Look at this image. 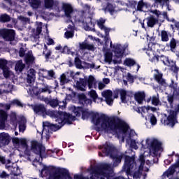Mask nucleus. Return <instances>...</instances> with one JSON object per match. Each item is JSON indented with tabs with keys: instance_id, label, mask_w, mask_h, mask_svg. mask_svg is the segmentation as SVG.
I'll use <instances>...</instances> for the list:
<instances>
[{
	"instance_id": "nucleus-1",
	"label": "nucleus",
	"mask_w": 179,
	"mask_h": 179,
	"mask_svg": "<svg viewBox=\"0 0 179 179\" xmlns=\"http://www.w3.org/2000/svg\"><path fill=\"white\" fill-rule=\"evenodd\" d=\"M82 114L83 120H87L91 117L92 122L94 125H100L102 131L107 134L110 132L117 133L120 131L123 134H127L129 129V125L125 121L120 119L118 117H109L104 114H99V113L89 112L83 109Z\"/></svg>"
},
{
	"instance_id": "nucleus-2",
	"label": "nucleus",
	"mask_w": 179,
	"mask_h": 179,
	"mask_svg": "<svg viewBox=\"0 0 179 179\" xmlns=\"http://www.w3.org/2000/svg\"><path fill=\"white\" fill-rule=\"evenodd\" d=\"M99 156L100 157H104V156H110V159L113 160V167H117L118 165L121 164L122 159H124V164L123 165L122 171L126 173L127 176H131V170L136 166V162H135V157H131L125 155V153L122 152L118 150L117 148L108 143H106L102 148V152H99Z\"/></svg>"
},
{
	"instance_id": "nucleus-3",
	"label": "nucleus",
	"mask_w": 179,
	"mask_h": 179,
	"mask_svg": "<svg viewBox=\"0 0 179 179\" xmlns=\"http://www.w3.org/2000/svg\"><path fill=\"white\" fill-rule=\"evenodd\" d=\"M90 177H85L83 175H75L74 179H99L100 176H103L106 179H124L123 176L113 178V168L108 164H103L97 166H92L90 169Z\"/></svg>"
},
{
	"instance_id": "nucleus-4",
	"label": "nucleus",
	"mask_w": 179,
	"mask_h": 179,
	"mask_svg": "<svg viewBox=\"0 0 179 179\" xmlns=\"http://www.w3.org/2000/svg\"><path fill=\"white\" fill-rule=\"evenodd\" d=\"M53 117L56 118L57 124H51L50 122H45L43 123V128H48L53 132H56L58 129H61L65 124H72V121L76 120V117L72 115L71 113L63 111H56L52 113Z\"/></svg>"
},
{
	"instance_id": "nucleus-5",
	"label": "nucleus",
	"mask_w": 179,
	"mask_h": 179,
	"mask_svg": "<svg viewBox=\"0 0 179 179\" xmlns=\"http://www.w3.org/2000/svg\"><path fill=\"white\" fill-rule=\"evenodd\" d=\"M43 171L49 173L50 179H71V174L66 169H56L53 166L43 165L41 173Z\"/></svg>"
},
{
	"instance_id": "nucleus-6",
	"label": "nucleus",
	"mask_w": 179,
	"mask_h": 179,
	"mask_svg": "<svg viewBox=\"0 0 179 179\" xmlns=\"http://www.w3.org/2000/svg\"><path fill=\"white\" fill-rule=\"evenodd\" d=\"M179 113V105L177 106L176 108H175V110H169V115H168L166 119H162L161 122L164 125H169V127H171L172 128L178 122L177 121V115Z\"/></svg>"
},
{
	"instance_id": "nucleus-7",
	"label": "nucleus",
	"mask_w": 179,
	"mask_h": 179,
	"mask_svg": "<svg viewBox=\"0 0 179 179\" xmlns=\"http://www.w3.org/2000/svg\"><path fill=\"white\" fill-rule=\"evenodd\" d=\"M31 150H32L35 155H38L41 159L47 157L45 147L37 141H32L31 142Z\"/></svg>"
},
{
	"instance_id": "nucleus-8",
	"label": "nucleus",
	"mask_w": 179,
	"mask_h": 179,
	"mask_svg": "<svg viewBox=\"0 0 179 179\" xmlns=\"http://www.w3.org/2000/svg\"><path fill=\"white\" fill-rule=\"evenodd\" d=\"M150 139L146 140V144L148 145L150 152H152L155 155V153H157V152H160V150H163V147L162 145H163L162 142L159 141L157 138H154L152 140L150 143H149Z\"/></svg>"
},
{
	"instance_id": "nucleus-9",
	"label": "nucleus",
	"mask_w": 179,
	"mask_h": 179,
	"mask_svg": "<svg viewBox=\"0 0 179 179\" xmlns=\"http://www.w3.org/2000/svg\"><path fill=\"white\" fill-rule=\"evenodd\" d=\"M92 20V18L91 17H87L83 19V15H81V18L78 19V22L83 24L86 31H96L94 29L95 24Z\"/></svg>"
},
{
	"instance_id": "nucleus-10",
	"label": "nucleus",
	"mask_w": 179,
	"mask_h": 179,
	"mask_svg": "<svg viewBox=\"0 0 179 179\" xmlns=\"http://www.w3.org/2000/svg\"><path fill=\"white\" fill-rule=\"evenodd\" d=\"M0 36L5 41H15L16 31L12 29H3L0 30Z\"/></svg>"
},
{
	"instance_id": "nucleus-11",
	"label": "nucleus",
	"mask_w": 179,
	"mask_h": 179,
	"mask_svg": "<svg viewBox=\"0 0 179 179\" xmlns=\"http://www.w3.org/2000/svg\"><path fill=\"white\" fill-rule=\"evenodd\" d=\"M62 9L64 12V16H66L69 20H71V19H72V13H73V7H72V5L64 3Z\"/></svg>"
},
{
	"instance_id": "nucleus-12",
	"label": "nucleus",
	"mask_w": 179,
	"mask_h": 179,
	"mask_svg": "<svg viewBox=\"0 0 179 179\" xmlns=\"http://www.w3.org/2000/svg\"><path fill=\"white\" fill-rule=\"evenodd\" d=\"M176 156L178 157V160H176V163L172 164L169 169L164 173V177H170V176H173V174L176 173V169H179V155L176 154Z\"/></svg>"
},
{
	"instance_id": "nucleus-13",
	"label": "nucleus",
	"mask_w": 179,
	"mask_h": 179,
	"mask_svg": "<svg viewBox=\"0 0 179 179\" xmlns=\"http://www.w3.org/2000/svg\"><path fill=\"white\" fill-rule=\"evenodd\" d=\"M45 9H59V1L55 0H44Z\"/></svg>"
},
{
	"instance_id": "nucleus-14",
	"label": "nucleus",
	"mask_w": 179,
	"mask_h": 179,
	"mask_svg": "<svg viewBox=\"0 0 179 179\" xmlns=\"http://www.w3.org/2000/svg\"><path fill=\"white\" fill-rule=\"evenodd\" d=\"M5 167L6 170H8V171H10V177H17V176H19L20 174H22V172L20 171V168H19L17 165H15V166L5 165Z\"/></svg>"
},
{
	"instance_id": "nucleus-15",
	"label": "nucleus",
	"mask_w": 179,
	"mask_h": 179,
	"mask_svg": "<svg viewBox=\"0 0 179 179\" xmlns=\"http://www.w3.org/2000/svg\"><path fill=\"white\" fill-rule=\"evenodd\" d=\"M120 100L122 103H123L124 104H127V103H128V101L127 100V97H134V96H135V94H134V92L129 91L127 92V90L124 89L120 90Z\"/></svg>"
},
{
	"instance_id": "nucleus-16",
	"label": "nucleus",
	"mask_w": 179,
	"mask_h": 179,
	"mask_svg": "<svg viewBox=\"0 0 179 179\" xmlns=\"http://www.w3.org/2000/svg\"><path fill=\"white\" fill-rule=\"evenodd\" d=\"M10 143V136L8 133L0 134V148L8 146Z\"/></svg>"
},
{
	"instance_id": "nucleus-17",
	"label": "nucleus",
	"mask_w": 179,
	"mask_h": 179,
	"mask_svg": "<svg viewBox=\"0 0 179 179\" xmlns=\"http://www.w3.org/2000/svg\"><path fill=\"white\" fill-rule=\"evenodd\" d=\"M33 110L35 114H39L40 115H47L48 114L47 109L43 104L34 105Z\"/></svg>"
},
{
	"instance_id": "nucleus-18",
	"label": "nucleus",
	"mask_w": 179,
	"mask_h": 179,
	"mask_svg": "<svg viewBox=\"0 0 179 179\" xmlns=\"http://www.w3.org/2000/svg\"><path fill=\"white\" fill-rule=\"evenodd\" d=\"M34 80H36V70L34 69H30L27 76V82L30 86H33Z\"/></svg>"
},
{
	"instance_id": "nucleus-19",
	"label": "nucleus",
	"mask_w": 179,
	"mask_h": 179,
	"mask_svg": "<svg viewBox=\"0 0 179 179\" xmlns=\"http://www.w3.org/2000/svg\"><path fill=\"white\" fill-rule=\"evenodd\" d=\"M113 52L116 58H122L125 49L121 45H113Z\"/></svg>"
},
{
	"instance_id": "nucleus-20",
	"label": "nucleus",
	"mask_w": 179,
	"mask_h": 179,
	"mask_svg": "<svg viewBox=\"0 0 179 179\" xmlns=\"http://www.w3.org/2000/svg\"><path fill=\"white\" fill-rule=\"evenodd\" d=\"M144 22L147 23V27H155V24L159 23V18L155 17L153 15H150L144 19Z\"/></svg>"
},
{
	"instance_id": "nucleus-21",
	"label": "nucleus",
	"mask_w": 179,
	"mask_h": 179,
	"mask_svg": "<svg viewBox=\"0 0 179 179\" xmlns=\"http://www.w3.org/2000/svg\"><path fill=\"white\" fill-rule=\"evenodd\" d=\"M177 43L178 44V41H176V38H172L169 42V45L171 51L176 54V57L179 58V51L177 50Z\"/></svg>"
},
{
	"instance_id": "nucleus-22",
	"label": "nucleus",
	"mask_w": 179,
	"mask_h": 179,
	"mask_svg": "<svg viewBox=\"0 0 179 179\" xmlns=\"http://www.w3.org/2000/svg\"><path fill=\"white\" fill-rule=\"evenodd\" d=\"M24 61L27 65H33L35 64L36 57L33 56V52L31 50L28 51V52L25 55Z\"/></svg>"
},
{
	"instance_id": "nucleus-23",
	"label": "nucleus",
	"mask_w": 179,
	"mask_h": 179,
	"mask_svg": "<svg viewBox=\"0 0 179 179\" xmlns=\"http://www.w3.org/2000/svg\"><path fill=\"white\" fill-rule=\"evenodd\" d=\"M32 92L35 96H40L41 93H47V92L50 94L51 90L48 87V85L45 86L43 88H39L38 90L37 87H34L32 89Z\"/></svg>"
},
{
	"instance_id": "nucleus-24",
	"label": "nucleus",
	"mask_w": 179,
	"mask_h": 179,
	"mask_svg": "<svg viewBox=\"0 0 179 179\" xmlns=\"http://www.w3.org/2000/svg\"><path fill=\"white\" fill-rule=\"evenodd\" d=\"M8 120L6 111L0 109V129L5 128V122Z\"/></svg>"
},
{
	"instance_id": "nucleus-25",
	"label": "nucleus",
	"mask_w": 179,
	"mask_h": 179,
	"mask_svg": "<svg viewBox=\"0 0 179 179\" xmlns=\"http://www.w3.org/2000/svg\"><path fill=\"white\" fill-rule=\"evenodd\" d=\"M145 97L146 94H145L144 92H138L134 94V99L138 104H143V100H145Z\"/></svg>"
},
{
	"instance_id": "nucleus-26",
	"label": "nucleus",
	"mask_w": 179,
	"mask_h": 179,
	"mask_svg": "<svg viewBox=\"0 0 179 179\" xmlns=\"http://www.w3.org/2000/svg\"><path fill=\"white\" fill-rule=\"evenodd\" d=\"M77 89L80 92H85V87L87 86V78H80V81L77 82Z\"/></svg>"
},
{
	"instance_id": "nucleus-27",
	"label": "nucleus",
	"mask_w": 179,
	"mask_h": 179,
	"mask_svg": "<svg viewBox=\"0 0 179 179\" xmlns=\"http://www.w3.org/2000/svg\"><path fill=\"white\" fill-rule=\"evenodd\" d=\"M43 31V22H40L39 24L36 27V29H34L32 36L34 38H40V34Z\"/></svg>"
},
{
	"instance_id": "nucleus-28",
	"label": "nucleus",
	"mask_w": 179,
	"mask_h": 179,
	"mask_svg": "<svg viewBox=\"0 0 179 179\" xmlns=\"http://www.w3.org/2000/svg\"><path fill=\"white\" fill-rule=\"evenodd\" d=\"M157 74L154 75V78L162 86L166 85V80L163 79V74L159 73V70H157Z\"/></svg>"
},
{
	"instance_id": "nucleus-29",
	"label": "nucleus",
	"mask_w": 179,
	"mask_h": 179,
	"mask_svg": "<svg viewBox=\"0 0 179 179\" xmlns=\"http://www.w3.org/2000/svg\"><path fill=\"white\" fill-rule=\"evenodd\" d=\"M80 50H89L90 51H94V45L88 44L86 42L80 43Z\"/></svg>"
},
{
	"instance_id": "nucleus-30",
	"label": "nucleus",
	"mask_w": 179,
	"mask_h": 179,
	"mask_svg": "<svg viewBox=\"0 0 179 179\" xmlns=\"http://www.w3.org/2000/svg\"><path fill=\"white\" fill-rule=\"evenodd\" d=\"M78 101L80 104H82V106H85V104H89V101H90V99H87L85 94H80L78 95Z\"/></svg>"
},
{
	"instance_id": "nucleus-31",
	"label": "nucleus",
	"mask_w": 179,
	"mask_h": 179,
	"mask_svg": "<svg viewBox=\"0 0 179 179\" xmlns=\"http://www.w3.org/2000/svg\"><path fill=\"white\" fill-rule=\"evenodd\" d=\"M28 1L33 9H38L41 6V0H28Z\"/></svg>"
},
{
	"instance_id": "nucleus-32",
	"label": "nucleus",
	"mask_w": 179,
	"mask_h": 179,
	"mask_svg": "<svg viewBox=\"0 0 179 179\" xmlns=\"http://www.w3.org/2000/svg\"><path fill=\"white\" fill-rule=\"evenodd\" d=\"M89 95L91 97V99H92L93 101L96 102V100H97V99L99 100H101V101H102L103 98H99V95H97V92H96V90H91L89 92Z\"/></svg>"
},
{
	"instance_id": "nucleus-33",
	"label": "nucleus",
	"mask_w": 179,
	"mask_h": 179,
	"mask_svg": "<svg viewBox=\"0 0 179 179\" xmlns=\"http://www.w3.org/2000/svg\"><path fill=\"white\" fill-rule=\"evenodd\" d=\"M95 82L96 79L93 76H89L88 78H87V85H88L89 89H93Z\"/></svg>"
},
{
	"instance_id": "nucleus-34",
	"label": "nucleus",
	"mask_w": 179,
	"mask_h": 179,
	"mask_svg": "<svg viewBox=\"0 0 179 179\" xmlns=\"http://www.w3.org/2000/svg\"><path fill=\"white\" fill-rule=\"evenodd\" d=\"M145 6H146V3L144 2L143 0H140L137 3L136 10H137V12H143V8H145Z\"/></svg>"
},
{
	"instance_id": "nucleus-35",
	"label": "nucleus",
	"mask_w": 179,
	"mask_h": 179,
	"mask_svg": "<svg viewBox=\"0 0 179 179\" xmlns=\"http://www.w3.org/2000/svg\"><path fill=\"white\" fill-rule=\"evenodd\" d=\"M136 64V62L134 59L126 58L124 61V65L126 66H134V65Z\"/></svg>"
},
{
	"instance_id": "nucleus-36",
	"label": "nucleus",
	"mask_w": 179,
	"mask_h": 179,
	"mask_svg": "<svg viewBox=\"0 0 179 179\" xmlns=\"http://www.w3.org/2000/svg\"><path fill=\"white\" fill-rule=\"evenodd\" d=\"M0 22L1 23H6L10 22V16L8 14H3L0 15Z\"/></svg>"
},
{
	"instance_id": "nucleus-37",
	"label": "nucleus",
	"mask_w": 179,
	"mask_h": 179,
	"mask_svg": "<svg viewBox=\"0 0 179 179\" xmlns=\"http://www.w3.org/2000/svg\"><path fill=\"white\" fill-rule=\"evenodd\" d=\"M74 64L76 65L77 69H82V68H83V66H82V60L80 58H79V57H75Z\"/></svg>"
},
{
	"instance_id": "nucleus-38",
	"label": "nucleus",
	"mask_w": 179,
	"mask_h": 179,
	"mask_svg": "<svg viewBox=\"0 0 179 179\" xmlns=\"http://www.w3.org/2000/svg\"><path fill=\"white\" fill-rule=\"evenodd\" d=\"M131 174L127 175L128 176L133 177L134 179H138L141 178L142 176V172L140 171H135L134 173L132 171V169H131Z\"/></svg>"
},
{
	"instance_id": "nucleus-39",
	"label": "nucleus",
	"mask_w": 179,
	"mask_h": 179,
	"mask_svg": "<svg viewBox=\"0 0 179 179\" xmlns=\"http://www.w3.org/2000/svg\"><path fill=\"white\" fill-rule=\"evenodd\" d=\"M83 107H75L73 109V113L76 117H80L82 115V113H83Z\"/></svg>"
},
{
	"instance_id": "nucleus-40",
	"label": "nucleus",
	"mask_w": 179,
	"mask_h": 179,
	"mask_svg": "<svg viewBox=\"0 0 179 179\" xmlns=\"http://www.w3.org/2000/svg\"><path fill=\"white\" fill-rule=\"evenodd\" d=\"M69 80L66 78V75L64 73L62 74L60 76V86H64L66 83H69Z\"/></svg>"
},
{
	"instance_id": "nucleus-41",
	"label": "nucleus",
	"mask_w": 179,
	"mask_h": 179,
	"mask_svg": "<svg viewBox=\"0 0 179 179\" xmlns=\"http://www.w3.org/2000/svg\"><path fill=\"white\" fill-rule=\"evenodd\" d=\"M50 106L51 107H58V106H59V104H61V103H62V101H58V99H51L50 101H48Z\"/></svg>"
},
{
	"instance_id": "nucleus-42",
	"label": "nucleus",
	"mask_w": 179,
	"mask_h": 179,
	"mask_svg": "<svg viewBox=\"0 0 179 179\" xmlns=\"http://www.w3.org/2000/svg\"><path fill=\"white\" fill-rule=\"evenodd\" d=\"M111 61H113V52H107L105 54V62L110 64Z\"/></svg>"
},
{
	"instance_id": "nucleus-43",
	"label": "nucleus",
	"mask_w": 179,
	"mask_h": 179,
	"mask_svg": "<svg viewBox=\"0 0 179 179\" xmlns=\"http://www.w3.org/2000/svg\"><path fill=\"white\" fill-rule=\"evenodd\" d=\"M161 37H162V41H164V42L169 41V34H167L166 31L163 30L161 31Z\"/></svg>"
},
{
	"instance_id": "nucleus-44",
	"label": "nucleus",
	"mask_w": 179,
	"mask_h": 179,
	"mask_svg": "<svg viewBox=\"0 0 179 179\" xmlns=\"http://www.w3.org/2000/svg\"><path fill=\"white\" fill-rule=\"evenodd\" d=\"M101 94L105 99L113 97V91H111V90H106L102 92Z\"/></svg>"
},
{
	"instance_id": "nucleus-45",
	"label": "nucleus",
	"mask_w": 179,
	"mask_h": 179,
	"mask_svg": "<svg viewBox=\"0 0 179 179\" xmlns=\"http://www.w3.org/2000/svg\"><path fill=\"white\" fill-rule=\"evenodd\" d=\"M19 131L24 132L26 131V125L24 124V120H21L19 122Z\"/></svg>"
},
{
	"instance_id": "nucleus-46",
	"label": "nucleus",
	"mask_w": 179,
	"mask_h": 179,
	"mask_svg": "<svg viewBox=\"0 0 179 179\" xmlns=\"http://www.w3.org/2000/svg\"><path fill=\"white\" fill-rule=\"evenodd\" d=\"M3 71V75L6 79H8V78L10 77V71H9V67H5L2 69Z\"/></svg>"
},
{
	"instance_id": "nucleus-47",
	"label": "nucleus",
	"mask_w": 179,
	"mask_h": 179,
	"mask_svg": "<svg viewBox=\"0 0 179 179\" xmlns=\"http://www.w3.org/2000/svg\"><path fill=\"white\" fill-rule=\"evenodd\" d=\"M10 177V173H8L5 171H0V178L1 179H8Z\"/></svg>"
},
{
	"instance_id": "nucleus-48",
	"label": "nucleus",
	"mask_w": 179,
	"mask_h": 179,
	"mask_svg": "<svg viewBox=\"0 0 179 179\" xmlns=\"http://www.w3.org/2000/svg\"><path fill=\"white\" fill-rule=\"evenodd\" d=\"M10 105L17 106V107H23V103L18 99H13L10 101Z\"/></svg>"
},
{
	"instance_id": "nucleus-49",
	"label": "nucleus",
	"mask_w": 179,
	"mask_h": 179,
	"mask_svg": "<svg viewBox=\"0 0 179 179\" xmlns=\"http://www.w3.org/2000/svg\"><path fill=\"white\" fill-rule=\"evenodd\" d=\"M25 65L23 63H18L15 65V71H19V72H22L25 68Z\"/></svg>"
},
{
	"instance_id": "nucleus-50",
	"label": "nucleus",
	"mask_w": 179,
	"mask_h": 179,
	"mask_svg": "<svg viewBox=\"0 0 179 179\" xmlns=\"http://www.w3.org/2000/svg\"><path fill=\"white\" fill-rule=\"evenodd\" d=\"M167 101L171 107L174 106V94L167 96Z\"/></svg>"
},
{
	"instance_id": "nucleus-51",
	"label": "nucleus",
	"mask_w": 179,
	"mask_h": 179,
	"mask_svg": "<svg viewBox=\"0 0 179 179\" xmlns=\"http://www.w3.org/2000/svg\"><path fill=\"white\" fill-rule=\"evenodd\" d=\"M8 60L4 59H0V69H4L8 66Z\"/></svg>"
},
{
	"instance_id": "nucleus-52",
	"label": "nucleus",
	"mask_w": 179,
	"mask_h": 179,
	"mask_svg": "<svg viewBox=\"0 0 179 179\" xmlns=\"http://www.w3.org/2000/svg\"><path fill=\"white\" fill-rule=\"evenodd\" d=\"M155 3H160V5H166L169 6L170 5L169 0H155Z\"/></svg>"
},
{
	"instance_id": "nucleus-53",
	"label": "nucleus",
	"mask_w": 179,
	"mask_h": 179,
	"mask_svg": "<svg viewBox=\"0 0 179 179\" xmlns=\"http://www.w3.org/2000/svg\"><path fill=\"white\" fill-rule=\"evenodd\" d=\"M159 104H160V99H159L156 96H153L152 97V105L157 106Z\"/></svg>"
},
{
	"instance_id": "nucleus-54",
	"label": "nucleus",
	"mask_w": 179,
	"mask_h": 179,
	"mask_svg": "<svg viewBox=\"0 0 179 179\" xmlns=\"http://www.w3.org/2000/svg\"><path fill=\"white\" fill-rule=\"evenodd\" d=\"M150 122L151 125H156L157 124V118H156V116L153 114H150Z\"/></svg>"
},
{
	"instance_id": "nucleus-55",
	"label": "nucleus",
	"mask_w": 179,
	"mask_h": 179,
	"mask_svg": "<svg viewBox=\"0 0 179 179\" xmlns=\"http://www.w3.org/2000/svg\"><path fill=\"white\" fill-rule=\"evenodd\" d=\"M159 58H160V61L163 62L164 65H166L167 63L170 64V62L169 61V57H166L162 55L161 56H159Z\"/></svg>"
},
{
	"instance_id": "nucleus-56",
	"label": "nucleus",
	"mask_w": 179,
	"mask_h": 179,
	"mask_svg": "<svg viewBox=\"0 0 179 179\" xmlns=\"http://www.w3.org/2000/svg\"><path fill=\"white\" fill-rule=\"evenodd\" d=\"M62 54H71V49H69V47L68 45L64 46V48L61 50Z\"/></svg>"
},
{
	"instance_id": "nucleus-57",
	"label": "nucleus",
	"mask_w": 179,
	"mask_h": 179,
	"mask_svg": "<svg viewBox=\"0 0 179 179\" xmlns=\"http://www.w3.org/2000/svg\"><path fill=\"white\" fill-rule=\"evenodd\" d=\"M139 162L141 163L140 166H139V169L141 170V169H143V166H145V157L143 155H141L139 157Z\"/></svg>"
},
{
	"instance_id": "nucleus-58",
	"label": "nucleus",
	"mask_w": 179,
	"mask_h": 179,
	"mask_svg": "<svg viewBox=\"0 0 179 179\" xmlns=\"http://www.w3.org/2000/svg\"><path fill=\"white\" fill-rule=\"evenodd\" d=\"M159 58H160V56L156 55L154 53L152 57L150 58L149 59L151 62H159Z\"/></svg>"
},
{
	"instance_id": "nucleus-59",
	"label": "nucleus",
	"mask_w": 179,
	"mask_h": 179,
	"mask_svg": "<svg viewBox=\"0 0 179 179\" xmlns=\"http://www.w3.org/2000/svg\"><path fill=\"white\" fill-rule=\"evenodd\" d=\"M105 101L108 106H113V103H114V99H113V96H109L108 98H105Z\"/></svg>"
},
{
	"instance_id": "nucleus-60",
	"label": "nucleus",
	"mask_w": 179,
	"mask_h": 179,
	"mask_svg": "<svg viewBox=\"0 0 179 179\" xmlns=\"http://www.w3.org/2000/svg\"><path fill=\"white\" fill-rule=\"evenodd\" d=\"M64 36L66 38H72V37L74 36V34L73 31H67L64 33Z\"/></svg>"
},
{
	"instance_id": "nucleus-61",
	"label": "nucleus",
	"mask_w": 179,
	"mask_h": 179,
	"mask_svg": "<svg viewBox=\"0 0 179 179\" xmlns=\"http://www.w3.org/2000/svg\"><path fill=\"white\" fill-rule=\"evenodd\" d=\"M20 143L22 148H24L25 149H27L29 148V145H27V141L26 139H21L20 141Z\"/></svg>"
},
{
	"instance_id": "nucleus-62",
	"label": "nucleus",
	"mask_w": 179,
	"mask_h": 179,
	"mask_svg": "<svg viewBox=\"0 0 179 179\" xmlns=\"http://www.w3.org/2000/svg\"><path fill=\"white\" fill-rule=\"evenodd\" d=\"M19 55L21 57H24V55H26V50H24V48H20Z\"/></svg>"
},
{
	"instance_id": "nucleus-63",
	"label": "nucleus",
	"mask_w": 179,
	"mask_h": 179,
	"mask_svg": "<svg viewBox=\"0 0 179 179\" xmlns=\"http://www.w3.org/2000/svg\"><path fill=\"white\" fill-rule=\"evenodd\" d=\"M155 40H156V38L154 37V36H151V37L150 38V41H149V43H148V47H149L150 45H155V44H156V43H155Z\"/></svg>"
},
{
	"instance_id": "nucleus-64",
	"label": "nucleus",
	"mask_w": 179,
	"mask_h": 179,
	"mask_svg": "<svg viewBox=\"0 0 179 179\" xmlns=\"http://www.w3.org/2000/svg\"><path fill=\"white\" fill-rule=\"evenodd\" d=\"M107 9L110 13H114V8H113V5L110 3H108L107 5Z\"/></svg>"
}]
</instances>
